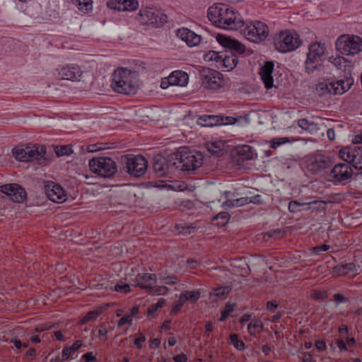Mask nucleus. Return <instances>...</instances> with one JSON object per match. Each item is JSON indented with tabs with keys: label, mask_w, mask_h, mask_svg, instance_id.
<instances>
[{
	"label": "nucleus",
	"mask_w": 362,
	"mask_h": 362,
	"mask_svg": "<svg viewBox=\"0 0 362 362\" xmlns=\"http://www.w3.org/2000/svg\"><path fill=\"white\" fill-rule=\"evenodd\" d=\"M332 301H334V307L336 308L339 307L341 304H349V300L341 293H334Z\"/></svg>",
	"instance_id": "obj_54"
},
{
	"label": "nucleus",
	"mask_w": 362,
	"mask_h": 362,
	"mask_svg": "<svg viewBox=\"0 0 362 362\" xmlns=\"http://www.w3.org/2000/svg\"><path fill=\"white\" fill-rule=\"evenodd\" d=\"M204 59L214 62L216 67L226 71L233 70L238 63V57L231 52H217L215 50H209L204 55Z\"/></svg>",
	"instance_id": "obj_6"
},
{
	"label": "nucleus",
	"mask_w": 362,
	"mask_h": 362,
	"mask_svg": "<svg viewBox=\"0 0 362 362\" xmlns=\"http://www.w3.org/2000/svg\"><path fill=\"white\" fill-rule=\"evenodd\" d=\"M352 176V168L347 163H338L329 172V179L334 182L348 180Z\"/></svg>",
	"instance_id": "obj_18"
},
{
	"label": "nucleus",
	"mask_w": 362,
	"mask_h": 362,
	"mask_svg": "<svg viewBox=\"0 0 362 362\" xmlns=\"http://www.w3.org/2000/svg\"><path fill=\"white\" fill-rule=\"evenodd\" d=\"M98 314L95 311H89L82 318V324L88 323L90 321L97 319Z\"/></svg>",
	"instance_id": "obj_59"
},
{
	"label": "nucleus",
	"mask_w": 362,
	"mask_h": 362,
	"mask_svg": "<svg viewBox=\"0 0 362 362\" xmlns=\"http://www.w3.org/2000/svg\"><path fill=\"white\" fill-rule=\"evenodd\" d=\"M73 356L57 355L50 359V362H65L73 360Z\"/></svg>",
	"instance_id": "obj_60"
},
{
	"label": "nucleus",
	"mask_w": 362,
	"mask_h": 362,
	"mask_svg": "<svg viewBox=\"0 0 362 362\" xmlns=\"http://www.w3.org/2000/svg\"><path fill=\"white\" fill-rule=\"evenodd\" d=\"M168 189L175 192H183L187 187L185 182L181 180H173L167 185Z\"/></svg>",
	"instance_id": "obj_46"
},
{
	"label": "nucleus",
	"mask_w": 362,
	"mask_h": 362,
	"mask_svg": "<svg viewBox=\"0 0 362 362\" xmlns=\"http://www.w3.org/2000/svg\"><path fill=\"white\" fill-rule=\"evenodd\" d=\"M334 344H336V346H337L340 353L348 351V346H349L347 343L344 342V339H343V338L336 339V340H334Z\"/></svg>",
	"instance_id": "obj_58"
},
{
	"label": "nucleus",
	"mask_w": 362,
	"mask_h": 362,
	"mask_svg": "<svg viewBox=\"0 0 362 362\" xmlns=\"http://www.w3.org/2000/svg\"><path fill=\"white\" fill-rule=\"evenodd\" d=\"M241 28L246 40L252 42H261L269 36V28L266 23L259 21L246 22Z\"/></svg>",
	"instance_id": "obj_7"
},
{
	"label": "nucleus",
	"mask_w": 362,
	"mask_h": 362,
	"mask_svg": "<svg viewBox=\"0 0 362 362\" xmlns=\"http://www.w3.org/2000/svg\"><path fill=\"white\" fill-rule=\"evenodd\" d=\"M262 330V323L258 319H252L247 325V333L252 337H255Z\"/></svg>",
	"instance_id": "obj_36"
},
{
	"label": "nucleus",
	"mask_w": 362,
	"mask_h": 362,
	"mask_svg": "<svg viewBox=\"0 0 362 362\" xmlns=\"http://www.w3.org/2000/svg\"><path fill=\"white\" fill-rule=\"evenodd\" d=\"M310 203H303L300 202L296 200H292L289 204H288V210L289 212L292 214H297L298 212L307 209L308 206H309Z\"/></svg>",
	"instance_id": "obj_37"
},
{
	"label": "nucleus",
	"mask_w": 362,
	"mask_h": 362,
	"mask_svg": "<svg viewBox=\"0 0 362 362\" xmlns=\"http://www.w3.org/2000/svg\"><path fill=\"white\" fill-rule=\"evenodd\" d=\"M161 340L158 337H153L149 340V348L151 349H156L160 347Z\"/></svg>",
	"instance_id": "obj_64"
},
{
	"label": "nucleus",
	"mask_w": 362,
	"mask_h": 362,
	"mask_svg": "<svg viewBox=\"0 0 362 362\" xmlns=\"http://www.w3.org/2000/svg\"><path fill=\"white\" fill-rule=\"evenodd\" d=\"M107 6L111 10L121 12L132 11L137 9V0H110Z\"/></svg>",
	"instance_id": "obj_23"
},
{
	"label": "nucleus",
	"mask_w": 362,
	"mask_h": 362,
	"mask_svg": "<svg viewBox=\"0 0 362 362\" xmlns=\"http://www.w3.org/2000/svg\"><path fill=\"white\" fill-rule=\"evenodd\" d=\"M156 274L151 273H139L135 276V279H132L135 286L149 290L156 284Z\"/></svg>",
	"instance_id": "obj_21"
},
{
	"label": "nucleus",
	"mask_w": 362,
	"mask_h": 362,
	"mask_svg": "<svg viewBox=\"0 0 362 362\" xmlns=\"http://www.w3.org/2000/svg\"><path fill=\"white\" fill-rule=\"evenodd\" d=\"M286 143H288V138L287 137H276L272 140H270V148L272 149H276L277 148L280 147L281 145L285 144Z\"/></svg>",
	"instance_id": "obj_53"
},
{
	"label": "nucleus",
	"mask_w": 362,
	"mask_h": 362,
	"mask_svg": "<svg viewBox=\"0 0 362 362\" xmlns=\"http://www.w3.org/2000/svg\"><path fill=\"white\" fill-rule=\"evenodd\" d=\"M0 192L6 194L15 203H21L25 199V189L16 183L4 184L0 186Z\"/></svg>",
	"instance_id": "obj_17"
},
{
	"label": "nucleus",
	"mask_w": 362,
	"mask_h": 362,
	"mask_svg": "<svg viewBox=\"0 0 362 362\" xmlns=\"http://www.w3.org/2000/svg\"><path fill=\"white\" fill-rule=\"evenodd\" d=\"M139 313V307L134 305L130 308L128 313L122 315V310L116 311V317H121L117 323H116V329L121 331V334H125L128 329H123L125 326L130 327L132 325L133 320L137 318Z\"/></svg>",
	"instance_id": "obj_15"
},
{
	"label": "nucleus",
	"mask_w": 362,
	"mask_h": 362,
	"mask_svg": "<svg viewBox=\"0 0 362 362\" xmlns=\"http://www.w3.org/2000/svg\"><path fill=\"white\" fill-rule=\"evenodd\" d=\"M230 344H231V345H233V347L239 351H245V343L238 338V335L235 333H233L230 335Z\"/></svg>",
	"instance_id": "obj_45"
},
{
	"label": "nucleus",
	"mask_w": 362,
	"mask_h": 362,
	"mask_svg": "<svg viewBox=\"0 0 362 362\" xmlns=\"http://www.w3.org/2000/svg\"><path fill=\"white\" fill-rule=\"evenodd\" d=\"M298 126L302 128V129L310 134L315 132L317 129V124L306 119H299Z\"/></svg>",
	"instance_id": "obj_41"
},
{
	"label": "nucleus",
	"mask_w": 362,
	"mask_h": 362,
	"mask_svg": "<svg viewBox=\"0 0 362 362\" xmlns=\"http://www.w3.org/2000/svg\"><path fill=\"white\" fill-rule=\"evenodd\" d=\"M113 291H116L117 293L127 294L131 292V287H129V284L127 283L119 281L113 286Z\"/></svg>",
	"instance_id": "obj_49"
},
{
	"label": "nucleus",
	"mask_w": 362,
	"mask_h": 362,
	"mask_svg": "<svg viewBox=\"0 0 362 362\" xmlns=\"http://www.w3.org/2000/svg\"><path fill=\"white\" fill-rule=\"evenodd\" d=\"M202 86L209 90L216 91L224 86L221 73L216 70L205 68L201 71Z\"/></svg>",
	"instance_id": "obj_11"
},
{
	"label": "nucleus",
	"mask_w": 362,
	"mask_h": 362,
	"mask_svg": "<svg viewBox=\"0 0 362 362\" xmlns=\"http://www.w3.org/2000/svg\"><path fill=\"white\" fill-rule=\"evenodd\" d=\"M361 271V267L353 262L339 264L334 267V274L339 276L356 275Z\"/></svg>",
	"instance_id": "obj_25"
},
{
	"label": "nucleus",
	"mask_w": 362,
	"mask_h": 362,
	"mask_svg": "<svg viewBox=\"0 0 362 362\" xmlns=\"http://www.w3.org/2000/svg\"><path fill=\"white\" fill-rule=\"evenodd\" d=\"M207 17L211 23L224 30H236L245 23L240 13L226 4H215L209 6Z\"/></svg>",
	"instance_id": "obj_1"
},
{
	"label": "nucleus",
	"mask_w": 362,
	"mask_h": 362,
	"mask_svg": "<svg viewBox=\"0 0 362 362\" xmlns=\"http://www.w3.org/2000/svg\"><path fill=\"white\" fill-rule=\"evenodd\" d=\"M194 230H195V226L183 223H180L175 226L177 233L182 235H189L194 232Z\"/></svg>",
	"instance_id": "obj_43"
},
{
	"label": "nucleus",
	"mask_w": 362,
	"mask_h": 362,
	"mask_svg": "<svg viewBox=\"0 0 362 362\" xmlns=\"http://www.w3.org/2000/svg\"><path fill=\"white\" fill-rule=\"evenodd\" d=\"M329 250V245L326 244H322L321 245H317L315 247H313L312 248V252L315 255H319L322 252H327Z\"/></svg>",
	"instance_id": "obj_61"
},
{
	"label": "nucleus",
	"mask_w": 362,
	"mask_h": 362,
	"mask_svg": "<svg viewBox=\"0 0 362 362\" xmlns=\"http://www.w3.org/2000/svg\"><path fill=\"white\" fill-rule=\"evenodd\" d=\"M175 165V162L173 163H169L165 157L157 155L154 157L153 169L156 171V176L162 177L166 176Z\"/></svg>",
	"instance_id": "obj_20"
},
{
	"label": "nucleus",
	"mask_w": 362,
	"mask_h": 362,
	"mask_svg": "<svg viewBox=\"0 0 362 362\" xmlns=\"http://www.w3.org/2000/svg\"><path fill=\"white\" fill-rule=\"evenodd\" d=\"M328 61H329V63L334 64V66L340 69L341 65L344 64L346 62V59H344L341 56H332L329 57V59H328Z\"/></svg>",
	"instance_id": "obj_57"
},
{
	"label": "nucleus",
	"mask_w": 362,
	"mask_h": 362,
	"mask_svg": "<svg viewBox=\"0 0 362 362\" xmlns=\"http://www.w3.org/2000/svg\"><path fill=\"white\" fill-rule=\"evenodd\" d=\"M89 169L102 177H110L117 172L114 160L108 157H98L89 160Z\"/></svg>",
	"instance_id": "obj_9"
},
{
	"label": "nucleus",
	"mask_w": 362,
	"mask_h": 362,
	"mask_svg": "<svg viewBox=\"0 0 362 362\" xmlns=\"http://www.w3.org/2000/svg\"><path fill=\"white\" fill-rule=\"evenodd\" d=\"M230 291V288L228 286H218L211 291L209 298L212 300H224L227 298Z\"/></svg>",
	"instance_id": "obj_32"
},
{
	"label": "nucleus",
	"mask_w": 362,
	"mask_h": 362,
	"mask_svg": "<svg viewBox=\"0 0 362 362\" xmlns=\"http://www.w3.org/2000/svg\"><path fill=\"white\" fill-rule=\"evenodd\" d=\"M44 191H45V195L48 199L56 204H62L66 201L67 196L65 189L54 181H48L44 185Z\"/></svg>",
	"instance_id": "obj_14"
},
{
	"label": "nucleus",
	"mask_w": 362,
	"mask_h": 362,
	"mask_svg": "<svg viewBox=\"0 0 362 362\" xmlns=\"http://www.w3.org/2000/svg\"><path fill=\"white\" fill-rule=\"evenodd\" d=\"M166 303V300L163 298H160L158 300V302L156 303H153L148 307V317L152 318L156 313V312L161 309L162 307L165 305Z\"/></svg>",
	"instance_id": "obj_44"
},
{
	"label": "nucleus",
	"mask_w": 362,
	"mask_h": 362,
	"mask_svg": "<svg viewBox=\"0 0 362 362\" xmlns=\"http://www.w3.org/2000/svg\"><path fill=\"white\" fill-rule=\"evenodd\" d=\"M168 81V83L173 86H185L189 80V76L184 71L177 70L174 71L167 78L163 79Z\"/></svg>",
	"instance_id": "obj_27"
},
{
	"label": "nucleus",
	"mask_w": 362,
	"mask_h": 362,
	"mask_svg": "<svg viewBox=\"0 0 362 362\" xmlns=\"http://www.w3.org/2000/svg\"><path fill=\"white\" fill-rule=\"evenodd\" d=\"M274 72V62L272 61H267L264 62L263 65L260 66L259 70V76L260 79L263 81L264 87L269 90L274 86V78L272 73Z\"/></svg>",
	"instance_id": "obj_22"
},
{
	"label": "nucleus",
	"mask_w": 362,
	"mask_h": 362,
	"mask_svg": "<svg viewBox=\"0 0 362 362\" xmlns=\"http://www.w3.org/2000/svg\"><path fill=\"white\" fill-rule=\"evenodd\" d=\"M143 290H145L146 291H148L149 293H151L154 295H157V296H164V295H166L168 294V287H166V286H156V285H154V287H153V288L151 289H143Z\"/></svg>",
	"instance_id": "obj_52"
},
{
	"label": "nucleus",
	"mask_w": 362,
	"mask_h": 362,
	"mask_svg": "<svg viewBox=\"0 0 362 362\" xmlns=\"http://www.w3.org/2000/svg\"><path fill=\"white\" fill-rule=\"evenodd\" d=\"M336 50L344 56H354L362 51V38L354 35L343 34L336 40Z\"/></svg>",
	"instance_id": "obj_5"
},
{
	"label": "nucleus",
	"mask_w": 362,
	"mask_h": 362,
	"mask_svg": "<svg viewBox=\"0 0 362 362\" xmlns=\"http://www.w3.org/2000/svg\"><path fill=\"white\" fill-rule=\"evenodd\" d=\"M81 71L76 64H70L60 69L59 75L62 79L69 80L71 81H78Z\"/></svg>",
	"instance_id": "obj_26"
},
{
	"label": "nucleus",
	"mask_w": 362,
	"mask_h": 362,
	"mask_svg": "<svg viewBox=\"0 0 362 362\" xmlns=\"http://www.w3.org/2000/svg\"><path fill=\"white\" fill-rule=\"evenodd\" d=\"M177 37L190 47H195L200 43V36L185 27L177 30Z\"/></svg>",
	"instance_id": "obj_24"
},
{
	"label": "nucleus",
	"mask_w": 362,
	"mask_h": 362,
	"mask_svg": "<svg viewBox=\"0 0 362 362\" xmlns=\"http://www.w3.org/2000/svg\"><path fill=\"white\" fill-rule=\"evenodd\" d=\"M81 361L82 362H98L97 355L93 351L84 353L81 356Z\"/></svg>",
	"instance_id": "obj_56"
},
{
	"label": "nucleus",
	"mask_w": 362,
	"mask_h": 362,
	"mask_svg": "<svg viewBox=\"0 0 362 362\" xmlns=\"http://www.w3.org/2000/svg\"><path fill=\"white\" fill-rule=\"evenodd\" d=\"M207 149L212 155L218 156L223 150V143L221 141H213L207 144Z\"/></svg>",
	"instance_id": "obj_47"
},
{
	"label": "nucleus",
	"mask_w": 362,
	"mask_h": 362,
	"mask_svg": "<svg viewBox=\"0 0 362 362\" xmlns=\"http://www.w3.org/2000/svg\"><path fill=\"white\" fill-rule=\"evenodd\" d=\"M216 39H217V42L220 43L221 46L228 49L221 52H231L235 54H242L245 52V46L238 40L221 34H218Z\"/></svg>",
	"instance_id": "obj_19"
},
{
	"label": "nucleus",
	"mask_w": 362,
	"mask_h": 362,
	"mask_svg": "<svg viewBox=\"0 0 362 362\" xmlns=\"http://www.w3.org/2000/svg\"><path fill=\"white\" fill-rule=\"evenodd\" d=\"M112 88L115 92L131 95L136 91V74L126 69L115 70L112 76Z\"/></svg>",
	"instance_id": "obj_2"
},
{
	"label": "nucleus",
	"mask_w": 362,
	"mask_h": 362,
	"mask_svg": "<svg viewBox=\"0 0 362 362\" xmlns=\"http://www.w3.org/2000/svg\"><path fill=\"white\" fill-rule=\"evenodd\" d=\"M126 169L132 176L141 177L147 170V160L142 156H132L127 158Z\"/></svg>",
	"instance_id": "obj_13"
},
{
	"label": "nucleus",
	"mask_w": 362,
	"mask_h": 362,
	"mask_svg": "<svg viewBox=\"0 0 362 362\" xmlns=\"http://www.w3.org/2000/svg\"><path fill=\"white\" fill-rule=\"evenodd\" d=\"M279 307V303L275 300H271L267 303V310L274 313Z\"/></svg>",
	"instance_id": "obj_63"
},
{
	"label": "nucleus",
	"mask_w": 362,
	"mask_h": 362,
	"mask_svg": "<svg viewBox=\"0 0 362 362\" xmlns=\"http://www.w3.org/2000/svg\"><path fill=\"white\" fill-rule=\"evenodd\" d=\"M273 43L275 50L281 54H287L298 49L301 46V40L296 32L283 30L275 34Z\"/></svg>",
	"instance_id": "obj_3"
},
{
	"label": "nucleus",
	"mask_w": 362,
	"mask_h": 362,
	"mask_svg": "<svg viewBox=\"0 0 362 362\" xmlns=\"http://www.w3.org/2000/svg\"><path fill=\"white\" fill-rule=\"evenodd\" d=\"M45 154H46V148L38 144L17 146L13 149V156L15 160L23 163L34 162L42 164L45 163Z\"/></svg>",
	"instance_id": "obj_4"
},
{
	"label": "nucleus",
	"mask_w": 362,
	"mask_h": 362,
	"mask_svg": "<svg viewBox=\"0 0 362 362\" xmlns=\"http://www.w3.org/2000/svg\"><path fill=\"white\" fill-rule=\"evenodd\" d=\"M235 303L227 302L223 307V310H221V316L218 318V321L223 322L227 320L228 317L235 310Z\"/></svg>",
	"instance_id": "obj_39"
},
{
	"label": "nucleus",
	"mask_w": 362,
	"mask_h": 362,
	"mask_svg": "<svg viewBox=\"0 0 362 362\" xmlns=\"http://www.w3.org/2000/svg\"><path fill=\"white\" fill-rule=\"evenodd\" d=\"M140 15L143 19L146 21V23L160 28L168 21L166 14L159 10L153 8H146L140 11Z\"/></svg>",
	"instance_id": "obj_16"
},
{
	"label": "nucleus",
	"mask_w": 362,
	"mask_h": 362,
	"mask_svg": "<svg viewBox=\"0 0 362 362\" xmlns=\"http://www.w3.org/2000/svg\"><path fill=\"white\" fill-rule=\"evenodd\" d=\"M185 304L186 303H185L175 302V303L173 304L172 309H170V315H175L178 314L180 312L182 306H184Z\"/></svg>",
	"instance_id": "obj_62"
},
{
	"label": "nucleus",
	"mask_w": 362,
	"mask_h": 362,
	"mask_svg": "<svg viewBox=\"0 0 362 362\" xmlns=\"http://www.w3.org/2000/svg\"><path fill=\"white\" fill-rule=\"evenodd\" d=\"M230 192L226 191V198L227 200L225 202L222 203V208L223 209H228L234 207H239L245 206L247 203H248V198L247 197H240V198H230Z\"/></svg>",
	"instance_id": "obj_30"
},
{
	"label": "nucleus",
	"mask_w": 362,
	"mask_h": 362,
	"mask_svg": "<svg viewBox=\"0 0 362 362\" xmlns=\"http://www.w3.org/2000/svg\"><path fill=\"white\" fill-rule=\"evenodd\" d=\"M229 221V215L227 212H220L214 217V221H217V225L224 226Z\"/></svg>",
	"instance_id": "obj_51"
},
{
	"label": "nucleus",
	"mask_w": 362,
	"mask_h": 362,
	"mask_svg": "<svg viewBox=\"0 0 362 362\" xmlns=\"http://www.w3.org/2000/svg\"><path fill=\"white\" fill-rule=\"evenodd\" d=\"M325 52V47L324 44L320 42L310 44V51L307 54V60H305V71H307V73L310 74L317 70L322 61H323Z\"/></svg>",
	"instance_id": "obj_10"
},
{
	"label": "nucleus",
	"mask_w": 362,
	"mask_h": 362,
	"mask_svg": "<svg viewBox=\"0 0 362 362\" xmlns=\"http://www.w3.org/2000/svg\"><path fill=\"white\" fill-rule=\"evenodd\" d=\"M236 153L239 155L241 160H250L253 156L251 146L246 144L236 147Z\"/></svg>",
	"instance_id": "obj_34"
},
{
	"label": "nucleus",
	"mask_w": 362,
	"mask_h": 362,
	"mask_svg": "<svg viewBox=\"0 0 362 362\" xmlns=\"http://www.w3.org/2000/svg\"><path fill=\"white\" fill-rule=\"evenodd\" d=\"M54 153L57 157L69 156L73 153V149L69 145L57 146L54 147Z\"/></svg>",
	"instance_id": "obj_42"
},
{
	"label": "nucleus",
	"mask_w": 362,
	"mask_h": 362,
	"mask_svg": "<svg viewBox=\"0 0 362 362\" xmlns=\"http://www.w3.org/2000/svg\"><path fill=\"white\" fill-rule=\"evenodd\" d=\"M199 120L204 122L202 125L204 127H213L219 124L215 115H202L199 117Z\"/></svg>",
	"instance_id": "obj_48"
},
{
	"label": "nucleus",
	"mask_w": 362,
	"mask_h": 362,
	"mask_svg": "<svg viewBox=\"0 0 362 362\" xmlns=\"http://www.w3.org/2000/svg\"><path fill=\"white\" fill-rule=\"evenodd\" d=\"M112 331H113V327L110 326L107 322L101 323V325L98 327V339H100V341H107V339H108V334Z\"/></svg>",
	"instance_id": "obj_38"
},
{
	"label": "nucleus",
	"mask_w": 362,
	"mask_h": 362,
	"mask_svg": "<svg viewBox=\"0 0 362 362\" xmlns=\"http://www.w3.org/2000/svg\"><path fill=\"white\" fill-rule=\"evenodd\" d=\"M310 298L315 300L322 301L327 299V291L322 289L310 291Z\"/></svg>",
	"instance_id": "obj_50"
},
{
	"label": "nucleus",
	"mask_w": 362,
	"mask_h": 362,
	"mask_svg": "<svg viewBox=\"0 0 362 362\" xmlns=\"http://www.w3.org/2000/svg\"><path fill=\"white\" fill-rule=\"evenodd\" d=\"M328 163L322 157L312 158L308 163V169L313 173H317L327 168Z\"/></svg>",
	"instance_id": "obj_31"
},
{
	"label": "nucleus",
	"mask_w": 362,
	"mask_h": 362,
	"mask_svg": "<svg viewBox=\"0 0 362 362\" xmlns=\"http://www.w3.org/2000/svg\"><path fill=\"white\" fill-rule=\"evenodd\" d=\"M179 279L174 274H160L159 275V282L161 285L173 286L176 284Z\"/></svg>",
	"instance_id": "obj_40"
},
{
	"label": "nucleus",
	"mask_w": 362,
	"mask_h": 362,
	"mask_svg": "<svg viewBox=\"0 0 362 362\" xmlns=\"http://www.w3.org/2000/svg\"><path fill=\"white\" fill-rule=\"evenodd\" d=\"M146 341V337L144 333L139 332L135 336V339H134V346L136 347L137 349L141 350L144 347V343Z\"/></svg>",
	"instance_id": "obj_55"
},
{
	"label": "nucleus",
	"mask_w": 362,
	"mask_h": 362,
	"mask_svg": "<svg viewBox=\"0 0 362 362\" xmlns=\"http://www.w3.org/2000/svg\"><path fill=\"white\" fill-rule=\"evenodd\" d=\"M73 5L77 7L79 12L87 13L91 11L93 6H91V0H71Z\"/></svg>",
	"instance_id": "obj_35"
},
{
	"label": "nucleus",
	"mask_w": 362,
	"mask_h": 362,
	"mask_svg": "<svg viewBox=\"0 0 362 362\" xmlns=\"http://www.w3.org/2000/svg\"><path fill=\"white\" fill-rule=\"evenodd\" d=\"M200 298V290H185L180 294L177 302L182 303H195Z\"/></svg>",
	"instance_id": "obj_29"
},
{
	"label": "nucleus",
	"mask_w": 362,
	"mask_h": 362,
	"mask_svg": "<svg viewBox=\"0 0 362 362\" xmlns=\"http://www.w3.org/2000/svg\"><path fill=\"white\" fill-rule=\"evenodd\" d=\"M328 93L334 95H341L348 90V86L343 79L332 80L326 84Z\"/></svg>",
	"instance_id": "obj_28"
},
{
	"label": "nucleus",
	"mask_w": 362,
	"mask_h": 362,
	"mask_svg": "<svg viewBox=\"0 0 362 362\" xmlns=\"http://www.w3.org/2000/svg\"><path fill=\"white\" fill-rule=\"evenodd\" d=\"M340 158L347 165L357 170L362 169V149L356 147L346 146L340 150Z\"/></svg>",
	"instance_id": "obj_12"
},
{
	"label": "nucleus",
	"mask_w": 362,
	"mask_h": 362,
	"mask_svg": "<svg viewBox=\"0 0 362 362\" xmlns=\"http://www.w3.org/2000/svg\"><path fill=\"white\" fill-rule=\"evenodd\" d=\"M175 160L180 163L178 167L182 168L185 171L197 170L203 163V156L201 153L194 154L188 152L185 146L180 147L178 152L175 153Z\"/></svg>",
	"instance_id": "obj_8"
},
{
	"label": "nucleus",
	"mask_w": 362,
	"mask_h": 362,
	"mask_svg": "<svg viewBox=\"0 0 362 362\" xmlns=\"http://www.w3.org/2000/svg\"><path fill=\"white\" fill-rule=\"evenodd\" d=\"M83 346V341L81 340H76L73 342L71 346H66L62 350V353L58 354L64 356H71L74 357L75 354Z\"/></svg>",
	"instance_id": "obj_33"
}]
</instances>
